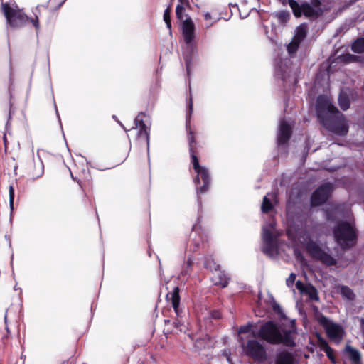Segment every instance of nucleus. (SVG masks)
I'll return each mask as SVG.
<instances>
[{"label":"nucleus","mask_w":364,"mask_h":364,"mask_svg":"<svg viewBox=\"0 0 364 364\" xmlns=\"http://www.w3.org/2000/svg\"><path fill=\"white\" fill-rule=\"evenodd\" d=\"M274 228V223H271L269 228L264 226L262 228V241L263 242H269V241H274V237L271 229Z\"/></svg>","instance_id":"dca6fc26"},{"label":"nucleus","mask_w":364,"mask_h":364,"mask_svg":"<svg viewBox=\"0 0 364 364\" xmlns=\"http://www.w3.org/2000/svg\"><path fill=\"white\" fill-rule=\"evenodd\" d=\"M295 255H296V257H298V258L301 256V254L299 252H298L296 250H295Z\"/></svg>","instance_id":"79ce46f5"},{"label":"nucleus","mask_w":364,"mask_h":364,"mask_svg":"<svg viewBox=\"0 0 364 364\" xmlns=\"http://www.w3.org/2000/svg\"><path fill=\"white\" fill-rule=\"evenodd\" d=\"M296 274L294 273H291L289 277L286 280V284L288 287H292L293 284L295 282Z\"/></svg>","instance_id":"f704fd0d"},{"label":"nucleus","mask_w":364,"mask_h":364,"mask_svg":"<svg viewBox=\"0 0 364 364\" xmlns=\"http://www.w3.org/2000/svg\"><path fill=\"white\" fill-rule=\"evenodd\" d=\"M299 44L300 42L293 38V41L291 43H289L287 46V50L289 53H294L297 50Z\"/></svg>","instance_id":"cd10ccee"},{"label":"nucleus","mask_w":364,"mask_h":364,"mask_svg":"<svg viewBox=\"0 0 364 364\" xmlns=\"http://www.w3.org/2000/svg\"><path fill=\"white\" fill-rule=\"evenodd\" d=\"M4 319H5V322H6V320H7V314H6L4 316Z\"/></svg>","instance_id":"37998d69"},{"label":"nucleus","mask_w":364,"mask_h":364,"mask_svg":"<svg viewBox=\"0 0 364 364\" xmlns=\"http://www.w3.org/2000/svg\"><path fill=\"white\" fill-rule=\"evenodd\" d=\"M244 353L255 360L262 362L267 358V353L263 346L255 340H250L242 345Z\"/></svg>","instance_id":"6e6552de"},{"label":"nucleus","mask_w":364,"mask_h":364,"mask_svg":"<svg viewBox=\"0 0 364 364\" xmlns=\"http://www.w3.org/2000/svg\"><path fill=\"white\" fill-rule=\"evenodd\" d=\"M171 296V300L172 306L174 309L176 313L178 314V309L180 304V296H179V289L178 287H175L171 293L167 295L168 297Z\"/></svg>","instance_id":"a211bd4d"},{"label":"nucleus","mask_w":364,"mask_h":364,"mask_svg":"<svg viewBox=\"0 0 364 364\" xmlns=\"http://www.w3.org/2000/svg\"><path fill=\"white\" fill-rule=\"evenodd\" d=\"M317 320L325 329L328 337L337 343H340L344 335L342 326L329 320L323 315L318 316Z\"/></svg>","instance_id":"423d86ee"},{"label":"nucleus","mask_w":364,"mask_h":364,"mask_svg":"<svg viewBox=\"0 0 364 364\" xmlns=\"http://www.w3.org/2000/svg\"><path fill=\"white\" fill-rule=\"evenodd\" d=\"M252 326L251 324L241 326L239 329L238 333L242 334V333H247L251 332L253 334V336H255L254 331L252 329Z\"/></svg>","instance_id":"c756f323"},{"label":"nucleus","mask_w":364,"mask_h":364,"mask_svg":"<svg viewBox=\"0 0 364 364\" xmlns=\"http://www.w3.org/2000/svg\"><path fill=\"white\" fill-rule=\"evenodd\" d=\"M277 364H294L292 355L287 352H281L278 354L276 360Z\"/></svg>","instance_id":"2eb2a0df"},{"label":"nucleus","mask_w":364,"mask_h":364,"mask_svg":"<svg viewBox=\"0 0 364 364\" xmlns=\"http://www.w3.org/2000/svg\"><path fill=\"white\" fill-rule=\"evenodd\" d=\"M14 188L12 186H9V205L10 208H14Z\"/></svg>","instance_id":"2f4dec72"},{"label":"nucleus","mask_w":364,"mask_h":364,"mask_svg":"<svg viewBox=\"0 0 364 364\" xmlns=\"http://www.w3.org/2000/svg\"><path fill=\"white\" fill-rule=\"evenodd\" d=\"M338 104L343 110H347L350 107V100L347 94L344 91H341L338 97Z\"/></svg>","instance_id":"412c9836"},{"label":"nucleus","mask_w":364,"mask_h":364,"mask_svg":"<svg viewBox=\"0 0 364 364\" xmlns=\"http://www.w3.org/2000/svg\"><path fill=\"white\" fill-rule=\"evenodd\" d=\"M188 142L193 168L197 173V176L195 179V183L197 185V193H204L208 189L210 181V176L208 170L200 166L198 159L194 154V144H196V140L193 132L191 130L188 132Z\"/></svg>","instance_id":"7ed1b4c3"},{"label":"nucleus","mask_w":364,"mask_h":364,"mask_svg":"<svg viewBox=\"0 0 364 364\" xmlns=\"http://www.w3.org/2000/svg\"><path fill=\"white\" fill-rule=\"evenodd\" d=\"M300 242L306 247L308 252L312 257L321 261L327 265H333L336 264V259L330 255L324 252L315 242L309 237V234L305 232L299 237Z\"/></svg>","instance_id":"39448f33"},{"label":"nucleus","mask_w":364,"mask_h":364,"mask_svg":"<svg viewBox=\"0 0 364 364\" xmlns=\"http://www.w3.org/2000/svg\"><path fill=\"white\" fill-rule=\"evenodd\" d=\"M257 336L270 343H284L287 346L294 345V342L289 338V334L285 333L283 336L279 328L272 321L263 324L259 329Z\"/></svg>","instance_id":"20e7f679"},{"label":"nucleus","mask_w":364,"mask_h":364,"mask_svg":"<svg viewBox=\"0 0 364 364\" xmlns=\"http://www.w3.org/2000/svg\"><path fill=\"white\" fill-rule=\"evenodd\" d=\"M316 113L321 123L329 131L341 136L346 135L348 125L344 116L332 104L331 100L320 95L316 100Z\"/></svg>","instance_id":"f257e3e1"},{"label":"nucleus","mask_w":364,"mask_h":364,"mask_svg":"<svg viewBox=\"0 0 364 364\" xmlns=\"http://www.w3.org/2000/svg\"><path fill=\"white\" fill-rule=\"evenodd\" d=\"M352 50L355 53H362L364 52V38H358L352 44Z\"/></svg>","instance_id":"a878e982"},{"label":"nucleus","mask_w":364,"mask_h":364,"mask_svg":"<svg viewBox=\"0 0 364 364\" xmlns=\"http://www.w3.org/2000/svg\"><path fill=\"white\" fill-rule=\"evenodd\" d=\"M43 164L41 162V163H40V170H39V171H38V173H33V176H34V177H36V178L40 177V176L43 174Z\"/></svg>","instance_id":"e433bc0d"},{"label":"nucleus","mask_w":364,"mask_h":364,"mask_svg":"<svg viewBox=\"0 0 364 364\" xmlns=\"http://www.w3.org/2000/svg\"><path fill=\"white\" fill-rule=\"evenodd\" d=\"M213 282L215 284H218L222 287H225L228 284L229 277L223 272H218Z\"/></svg>","instance_id":"4be33fe9"},{"label":"nucleus","mask_w":364,"mask_h":364,"mask_svg":"<svg viewBox=\"0 0 364 364\" xmlns=\"http://www.w3.org/2000/svg\"><path fill=\"white\" fill-rule=\"evenodd\" d=\"M282 4L285 5L289 4V6L291 8L294 14L296 17L301 16V11L299 4L294 0H279Z\"/></svg>","instance_id":"aec40b11"},{"label":"nucleus","mask_w":364,"mask_h":364,"mask_svg":"<svg viewBox=\"0 0 364 364\" xmlns=\"http://www.w3.org/2000/svg\"><path fill=\"white\" fill-rule=\"evenodd\" d=\"M274 200L277 203V196L275 193H268L263 198V201L261 206V210L263 213H268L273 208V205L271 202Z\"/></svg>","instance_id":"4468645a"},{"label":"nucleus","mask_w":364,"mask_h":364,"mask_svg":"<svg viewBox=\"0 0 364 364\" xmlns=\"http://www.w3.org/2000/svg\"><path fill=\"white\" fill-rule=\"evenodd\" d=\"M191 262L190 261H188V265H191Z\"/></svg>","instance_id":"c03bdc74"},{"label":"nucleus","mask_w":364,"mask_h":364,"mask_svg":"<svg viewBox=\"0 0 364 364\" xmlns=\"http://www.w3.org/2000/svg\"><path fill=\"white\" fill-rule=\"evenodd\" d=\"M303 294L308 295L309 298L313 301H318L319 299L316 289L311 284L307 285Z\"/></svg>","instance_id":"b1692460"},{"label":"nucleus","mask_w":364,"mask_h":364,"mask_svg":"<svg viewBox=\"0 0 364 364\" xmlns=\"http://www.w3.org/2000/svg\"><path fill=\"white\" fill-rule=\"evenodd\" d=\"M183 11L184 7L181 4H178L176 9V14L178 18L181 19L183 18Z\"/></svg>","instance_id":"473e14b6"},{"label":"nucleus","mask_w":364,"mask_h":364,"mask_svg":"<svg viewBox=\"0 0 364 364\" xmlns=\"http://www.w3.org/2000/svg\"><path fill=\"white\" fill-rule=\"evenodd\" d=\"M171 6H168L164 11V21H165L166 26L168 29H171Z\"/></svg>","instance_id":"bb28decb"},{"label":"nucleus","mask_w":364,"mask_h":364,"mask_svg":"<svg viewBox=\"0 0 364 364\" xmlns=\"http://www.w3.org/2000/svg\"><path fill=\"white\" fill-rule=\"evenodd\" d=\"M146 115L141 112L139 113L134 119L135 128L139 129V136H144L147 143V149H149L150 143V128L144 122V118Z\"/></svg>","instance_id":"9b49d317"},{"label":"nucleus","mask_w":364,"mask_h":364,"mask_svg":"<svg viewBox=\"0 0 364 364\" xmlns=\"http://www.w3.org/2000/svg\"><path fill=\"white\" fill-rule=\"evenodd\" d=\"M204 18H205V20H210V19H212V17H211V15H210V13H205L204 14Z\"/></svg>","instance_id":"ea45409f"},{"label":"nucleus","mask_w":364,"mask_h":364,"mask_svg":"<svg viewBox=\"0 0 364 364\" xmlns=\"http://www.w3.org/2000/svg\"><path fill=\"white\" fill-rule=\"evenodd\" d=\"M306 33L307 26L305 24H301L297 27L294 38L301 43V41L306 37Z\"/></svg>","instance_id":"5701e85b"},{"label":"nucleus","mask_w":364,"mask_h":364,"mask_svg":"<svg viewBox=\"0 0 364 364\" xmlns=\"http://www.w3.org/2000/svg\"><path fill=\"white\" fill-rule=\"evenodd\" d=\"M348 58L350 59L351 60H354L355 58H357V57L353 55H348Z\"/></svg>","instance_id":"a19ab883"},{"label":"nucleus","mask_w":364,"mask_h":364,"mask_svg":"<svg viewBox=\"0 0 364 364\" xmlns=\"http://www.w3.org/2000/svg\"><path fill=\"white\" fill-rule=\"evenodd\" d=\"M205 266L206 268L210 269L211 271H216L219 268V265H218L214 261H213L210 259H206Z\"/></svg>","instance_id":"c85d7f7f"},{"label":"nucleus","mask_w":364,"mask_h":364,"mask_svg":"<svg viewBox=\"0 0 364 364\" xmlns=\"http://www.w3.org/2000/svg\"><path fill=\"white\" fill-rule=\"evenodd\" d=\"M195 26L191 18H186L182 23V34L185 43L191 45L194 39Z\"/></svg>","instance_id":"f8f14e48"},{"label":"nucleus","mask_w":364,"mask_h":364,"mask_svg":"<svg viewBox=\"0 0 364 364\" xmlns=\"http://www.w3.org/2000/svg\"><path fill=\"white\" fill-rule=\"evenodd\" d=\"M346 351L347 352L350 359L354 364H359L360 361V354L359 351L350 346L346 347Z\"/></svg>","instance_id":"6ab92c4d"},{"label":"nucleus","mask_w":364,"mask_h":364,"mask_svg":"<svg viewBox=\"0 0 364 364\" xmlns=\"http://www.w3.org/2000/svg\"><path fill=\"white\" fill-rule=\"evenodd\" d=\"M223 354L226 357L228 361L230 362V353L229 350H224Z\"/></svg>","instance_id":"58836bf2"},{"label":"nucleus","mask_w":364,"mask_h":364,"mask_svg":"<svg viewBox=\"0 0 364 364\" xmlns=\"http://www.w3.org/2000/svg\"><path fill=\"white\" fill-rule=\"evenodd\" d=\"M2 10L7 23L13 28L23 26L28 21V16L20 9L2 4Z\"/></svg>","instance_id":"0eeeda50"},{"label":"nucleus","mask_w":364,"mask_h":364,"mask_svg":"<svg viewBox=\"0 0 364 364\" xmlns=\"http://www.w3.org/2000/svg\"><path fill=\"white\" fill-rule=\"evenodd\" d=\"M291 134V127L284 119L279 122V130L277 136V141L279 144H286Z\"/></svg>","instance_id":"ddd939ff"},{"label":"nucleus","mask_w":364,"mask_h":364,"mask_svg":"<svg viewBox=\"0 0 364 364\" xmlns=\"http://www.w3.org/2000/svg\"><path fill=\"white\" fill-rule=\"evenodd\" d=\"M307 285L308 284H305L299 280L296 282V287L301 294L304 292Z\"/></svg>","instance_id":"72a5a7b5"},{"label":"nucleus","mask_w":364,"mask_h":364,"mask_svg":"<svg viewBox=\"0 0 364 364\" xmlns=\"http://www.w3.org/2000/svg\"><path fill=\"white\" fill-rule=\"evenodd\" d=\"M31 22L36 29L39 28L38 19L37 17L35 19H32Z\"/></svg>","instance_id":"4c0bfd02"},{"label":"nucleus","mask_w":364,"mask_h":364,"mask_svg":"<svg viewBox=\"0 0 364 364\" xmlns=\"http://www.w3.org/2000/svg\"><path fill=\"white\" fill-rule=\"evenodd\" d=\"M192 110H193V102H192V99L191 98L190 99V103H189V112H188V117H187V124L190 121L191 115V113H192Z\"/></svg>","instance_id":"c9c22d12"},{"label":"nucleus","mask_w":364,"mask_h":364,"mask_svg":"<svg viewBox=\"0 0 364 364\" xmlns=\"http://www.w3.org/2000/svg\"><path fill=\"white\" fill-rule=\"evenodd\" d=\"M333 232L336 242L343 250L351 248L357 242V230L353 222L338 223Z\"/></svg>","instance_id":"f03ea898"},{"label":"nucleus","mask_w":364,"mask_h":364,"mask_svg":"<svg viewBox=\"0 0 364 364\" xmlns=\"http://www.w3.org/2000/svg\"><path fill=\"white\" fill-rule=\"evenodd\" d=\"M323 350L326 353L327 356L334 362V357L333 355V350L328 346L326 343H324Z\"/></svg>","instance_id":"7c9ffc66"},{"label":"nucleus","mask_w":364,"mask_h":364,"mask_svg":"<svg viewBox=\"0 0 364 364\" xmlns=\"http://www.w3.org/2000/svg\"><path fill=\"white\" fill-rule=\"evenodd\" d=\"M320 4L319 0H311V4L304 3L299 5L301 15L304 14L308 18L318 17L321 12Z\"/></svg>","instance_id":"9d476101"},{"label":"nucleus","mask_w":364,"mask_h":364,"mask_svg":"<svg viewBox=\"0 0 364 364\" xmlns=\"http://www.w3.org/2000/svg\"><path fill=\"white\" fill-rule=\"evenodd\" d=\"M341 294L343 298L350 301H353L355 298L353 291L347 286H341Z\"/></svg>","instance_id":"393cba45"},{"label":"nucleus","mask_w":364,"mask_h":364,"mask_svg":"<svg viewBox=\"0 0 364 364\" xmlns=\"http://www.w3.org/2000/svg\"><path fill=\"white\" fill-rule=\"evenodd\" d=\"M262 252L269 256L273 257L277 255V246L274 241H269V242H263Z\"/></svg>","instance_id":"f3484780"},{"label":"nucleus","mask_w":364,"mask_h":364,"mask_svg":"<svg viewBox=\"0 0 364 364\" xmlns=\"http://www.w3.org/2000/svg\"><path fill=\"white\" fill-rule=\"evenodd\" d=\"M333 186L331 183H324L318 188L311 196V205L316 206L324 203L328 198Z\"/></svg>","instance_id":"1a4fd4ad"}]
</instances>
